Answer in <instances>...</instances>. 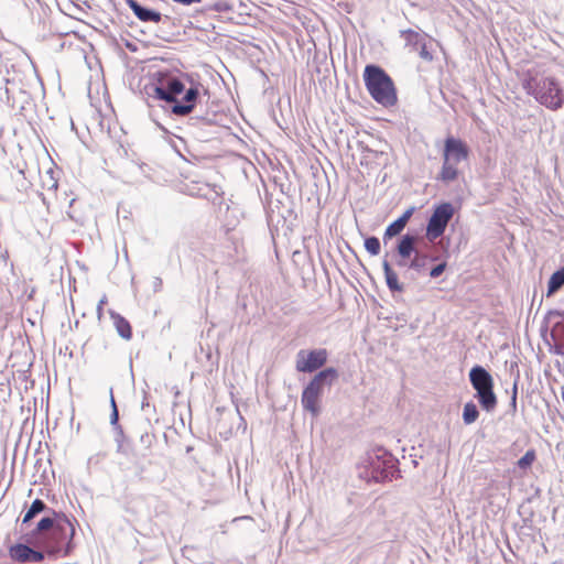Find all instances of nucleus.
I'll return each instance as SVG.
<instances>
[{"instance_id": "f257e3e1", "label": "nucleus", "mask_w": 564, "mask_h": 564, "mask_svg": "<svg viewBox=\"0 0 564 564\" xmlns=\"http://www.w3.org/2000/svg\"><path fill=\"white\" fill-rule=\"evenodd\" d=\"M200 86L196 83L185 90V85L178 77L165 76L158 86L152 87V93H149V96L156 100L174 104L172 112L177 116H186L195 108Z\"/></svg>"}, {"instance_id": "f03ea898", "label": "nucleus", "mask_w": 564, "mask_h": 564, "mask_svg": "<svg viewBox=\"0 0 564 564\" xmlns=\"http://www.w3.org/2000/svg\"><path fill=\"white\" fill-rule=\"evenodd\" d=\"M523 89L541 105L557 110L564 105V91L554 77L538 78L528 70L522 79Z\"/></svg>"}, {"instance_id": "7ed1b4c3", "label": "nucleus", "mask_w": 564, "mask_h": 564, "mask_svg": "<svg viewBox=\"0 0 564 564\" xmlns=\"http://www.w3.org/2000/svg\"><path fill=\"white\" fill-rule=\"evenodd\" d=\"M364 80L370 96L384 107L394 106L397 91L391 77L377 65H367L364 72Z\"/></svg>"}, {"instance_id": "20e7f679", "label": "nucleus", "mask_w": 564, "mask_h": 564, "mask_svg": "<svg viewBox=\"0 0 564 564\" xmlns=\"http://www.w3.org/2000/svg\"><path fill=\"white\" fill-rule=\"evenodd\" d=\"M469 155L467 144L454 137H448L444 142L443 165L437 178L442 182L449 183L457 180L459 171L456 164L466 161Z\"/></svg>"}, {"instance_id": "39448f33", "label": "nucleus", "mask_w": 564, "mask_h": 564, "mask_svg": "<svg viewBox=\"0 0 564 564\" xmlns=\"http://www.w3.org/2000/svg\"><path fill=\"white\" fill-rule=\"evenodd\" d=\"M338 377L335 368H326L316 373L302 392L301 403L313 416L319 413V401L325 384L330 386Z\"/></svg>"}, {"instance_id": "423d86ee", "label": "nucleus", "mask_w": 564, "mask_h": 564, "mask_svg": "<svg viewBox=\"0 0 564 564\" xmlns=\"http://www.w3.org/2000/svg\"><path fill=\"white\" fill-rule=\"evenodd\" d=\"M469 380L476 390V398L482 410L491 412L496 409L498 400L494 392V380L490 373L480 366H475L469 372Z\"/></svg>"}, {"instance_id": "0eeeda50", "label": "nucleus", "mask_w": 564, "mask_h": 564, "mask_svg": "<svg viewBox=\"0 0 564 564\" xmlns=\"http://www.w3.org/2000/svg\"><path fill=\"white\" fill-rule=\"evenodd\" d=\"M48 530L51 531V534H59L62 539L61 541H68L65 554H69L73 550L72 541L75 535V527L73 522L65 516L57 517L56 520L43 518L37 523L33 534H41Z\"/></svg>"}, {"instance_id": "6e6552de", "label": "nucleus", "mask_w": 564, "mask_h": 564, "mask_svg": "<svg viewBox=\"0 0 564 564\" xmlns=\"http://www.w3.org/2000/svg\"><path fill=\"white\" fill-rule=\"evenodd\" d=\"M454 216V207L452 206L451 203H443L441 205H438L429 223H427V227H426V237L430 241H434L435 239H437L438 237H441L446 227H447V224L449 223V220L452 219V217Z\"/></svg>"}, {"instance_id": "1a4fd4ad", "label": "nucleus", "mask_w": 564, "mask_h": 564, "mask_svg": "<svg viewBox=\"0 0 564 564\" xmlns=\"http://www.w3.org/2000/svg\"><path fill=\"white\" fill-rule=\"evenodd\" d=\"M328 359V351L325 348L302 349L297 352L295 368L299 372L311 373L322 368Z\"/></svg>"}, {"instance_id": "9d476101", "label": "nucleus", "mask_w": 564, "mask_h": 564, "mask_svg": "<svg viewBox=\"0 0 564 564\" xmlns=\"http://www.w3.org/2000/svg\"><path fill=\"white\" fill-rule=\"evenodd\" d=\"M545 323L551 328V337L558 354L564 355V312L550 311Z\"/></svg>"}, {"instance_id": "9b49d317", "label": "nucleus", "mask_w": 564, "mask_h": 564, "mask_svg": "<svg viewBox=\"0 0 564 564\" xmlns=\"http://www.w3.org/2000/svg\"><path fill=\"white\" fill-rule=\"evenodd\" d=\"M8 554L13 562L17 563H40L44 560V554L40 551H35L26 544L17 543L12 544L8 549Z\"/></svg>"}, {"instance_id": "f8f14e48", "label": "nucleus", "mask_w": 564, "mask_h": 564, "mask_svg": "<svg viewBox=\"0 0 564 564\" xmlns=\"http://www.w3.org/2000/svg\"><path fill=\"white\" fill-rule=\"evenodd\" d=\"M128 4L135 17L142 22L159 23L162 20L160 12L142 7L135 0H128Z\"/></svg>"}, {"instance_id": "ddd939ff", "label": "nucleus", "mask_w": 564, "mask_h": 564, "mask_svg": "<svg viewBox=\"0 0 564 564\" xmlns=\"http://www.w3.org/2000/svg\"><path fill=\"white\" fill-rule=\"evenodd\" d=\"M414 209L409 208L406 209L397 220L391 223L383 234V240L387 241L394 236H398L401 234V231L405 228L406 224L409 223L410 218L413 215Z\"/></svg>"}, {"instance_id": "4468645a", "label": "nucleus", "mask_w": 564, "mask_h": 564, "mask_svg": "<svg viewBox=\"0 0 564 564\" xmlns=\"http://www.w3.org/2000/svg\"><path fill=\"white\" fill-rule=\"evenodd\" d=\"M59 534H51L48 538H44L39 543L40 546L44 547L48 554H57L63 552L65 554V550L68 546V541H61Z\"/></svg>"}, {"instance_id": "2eb2a0df", "label": "nucleus", "mask_w": 564, "mask_h": 564, "mask_svg": "<svg viewBox=\"0 0 564 564\" xmlns=\"http://www.w3.org/2000/svg\"><path fill=\"white\" fill-rule=\"evenodd\" d=\"M110 318L118 332V334L126 340L132 338V327L130 323L119 313L110 310L109 311Z\"/></svg>"}, {"instance_id": "dca6fc26", "label": "nucleus", "mask_w": 564, "mask_h": 564, "mask_svg": "<svg viewBox=\"0 0 564 564\" xmlns=\"http://www.w3.org/2000/svg\"><path fill=\"white\" fill-rule=\"evenodd\" d=\"M416 237L411 235H404L399 240L397 246L398 254L402 260H406L415 251Z\"/></svg>"}, {"instance_id": "f3484780", "label": "nucleus", "mask_w": 564, "mask_h": 564, "mask_svg": "<svg viewBox=\"0 0 564 564\" xmlns=\"http://www.w3.org/2000/svg\"><path fill=\"white\" fill-rule=\"evenodd\" d=\"M382 268L388 288L391 291L401 292L403 288L402 284L399 282L397 272L391 268L388 261H383Z\"/></svg>"}, {"instance_id": "a211bd4d", "label": "nucleus", "mask_w": 564, "mask_h": 564, "mask_svg": "<svg viewBox=\"0 0 564 564\" xmlns=\"http://www.w3.org/2000/svg\"><path fill=\"white\" fill-rule=\"evenodd\" d=\"M564 285V267L555 271L547 283V295L558 291Z\"/></svg>"}, {"instance_id": "6ab92c4d", "label": "nucleus", "mask_w": 564, "mask_h": 564, "mask_svg": "<svg viewBox=\"0 0 564 564\" xmlns=\"http://www.w3.org/2000/svg\"><path fill=\"white\" fill-rule=\"evenodd\" d=\"M479 416V411L474 402H467L464 405L463 410V421L465 424L469 425L477 421Z\"/></svg>"}, {"instance_id": "aec40b11", "label": "nucleus", "mask_w": 564, "mask_h": 564, "mask_svg": "<svg viewBox=\"0 0 564 564\" xmlns=\"http://www.w3.org/2000/svg\"><path fill=\"white\" fill-rule=\"evenodd\" d=\"M42 188L46 191H53L56 192L58 187L57 178L54 176V171L48 170L45 172V174L41 177Z\"/></svg>"}, {"instance_id": "412c9836", "label": "nucleus", "mask_w": 564, "mask_h": 564, "mask_svg": "<svg viewBox=\"0 0 564 564\" xmlns=\"http://www.w3.org/2000/svg\"><path fill=\"white\" fill-rule=\"evenodd\" d=\"M46 505L41 499H35L23 517V523L31 521L37 513L42 512Z\"/></svg>"}, {"instance_id": "4be33fe9", "label": "nucleus", "mask_w": 564, "mask_h": 564, "mask_svg": "<svg viewBox=\"0 0 564 564\" xmlns=\"http://www.w3.org/2000/svg\"><path fill=\"white\" fill-rule=\"evenodd\" d=\"M536 459V453L534 449H529L525 452V454L518 460L517 465L521 469H527L531 467V465Z\"/></svg>"}, {"instance_id": "5701e85b", "label": "nucleus", "mask_w": 564, "mask_h": 564, "mask_svg": "<svg viewBox=\"0 0 564 564\" xmlns=\"http://www.w3.org/2000/svg\"><path fill=\"white\" fill-rule=\"evenodd\" d=\"M365 248L371 256H378L380 253V241L377 237H368L365 240Z\"/></svg>"}, {"instance_id": "b1692460", "label": "nucleus", "mask_w": 564, "mask_h": 564, "mask_svg": "<svg viewBox=\"0 0 564 564\" xmlns=\"http://www.w3.org/2000/svg\"><path fill=\"white\" fill-rule=\"evenodd\" d=\"M108 302L107 295H102L96 307L97 318L100 321L104 317V307Z\"/></svg>"}, {"instance_id": "393cba45", "label": "nucleus", "mask_w": 564, "mask_h": 564, "mask_svg": "<svg viewBox=\"0 0 564 564\" xmlns=\"http://www.w3.org/2000/svg\"><path fill=\"white\" fill-rule=\"evenodd\" d=\"M445 269H446V262H442L431 270L430 276L437 278L445 271Z\"/></svg>"}, {"instance_id": "a878e982", "label": "nucleus", "mask_w": 564, "mask_h": 564, "mask_svg": "<svg viewBox=\"0 0 564 564\" xmlns=\"http://www.w3.org/2000/svg\"><path fill=\"white\" fill-rule=\"evenodd\" d=\"M403 34H404V37H405V40L408 42H415V43H417L421 40L420 34L414 32V31H412V30H408Z\"/></svg>"}, {"instance_id": "bb28decb", "label": "nucleus", "mask_w": 564, "mask_h": 564, "mask_svg": "<svg viewBox=\"0 0 564 564\" xmlns=\"http://www.w3.org/2000/svg\"><path fill=\"white\" fill-rule=\"evenodd\" d=\"M517 395H518V388H517V383H514L513 388H512V394H511V401H510V406H511L512 412L517 411Z\"/></svg>"}, {"instance_id": "cd10ccee", "label": "nucleus", "mask_w": 564, "mask_h": 564, "mask_svg": "<svg viewBox=\"0 0 564 564\" xmlns=\"http://www.w3.org/2000/svg\"><path fill=\"white\" fill-rule=\"evenodd\" d=\"M420 55L422 58L426 59V61H431L432 59V55L430 54V52L426 50V46L425 44H422L421 46V51H420Z\"/></svg>"}, {"instance_id": "c85d7f7f", "label": "nucleus", "mask_w": 564, "mask_h": 564, "mask_svg": "<svg viewBox=\"0 0 564 564\" xmlns=\"http://www.w3.org/2000/svg\"><path fill=\"white\" fill-rule=\"evenodd\" d=\"M42 202L46 206L47 213L51 214L54 212V207L52 206V204L50 203V200L47 199V197L44 194H42Z\"/></svg>"}, {"instance_id": "c756f323", "label": "nucleus", "mask_w": 564, "mask_h": 564, "mask_svg": "<svg viewBox=\"0 0 564 564\" xmlns=\"http://www.w3.org/2000/svg\"><path fill=\"white\" fill-rule=\"evenodd\" d=\"M422 265L423 264L420 262L417 257H414V259L410 263V268L415 269V270H419L420 268H422Z\"/></svg>"}, {"instance_id": "7c9ffc66", "label": "nucleus", "mask_w": 564, "mask_h": 564, "mask_svg": "<svg viewBox=\"0 0 564 564\" xmlns=\"http://www.w3.org/2000/svg\"><path fill=\"white\" fill-rule=\"evenodd\" d=\"M173 2H176V3H181V4H185V6H189V4H193V3H198L200 2L202 0H172Z\"/></svg>"}, {"instance_id": "2f4dec72", "label": "nucleus", "mask_w": 564, "mask_h": 564, "mask_svg": "<svg viewBox=\"0 0 564 564\" xmlns=\"http://www.w3.org/2000/svg\"><path fill=\"white\" fill-rule=\"evenodd\" d=\"M112 404H113L112 421L116 422L118 420V411H117L116 403H115L113 399H112Z\"/></svg>"}]
</instances>
